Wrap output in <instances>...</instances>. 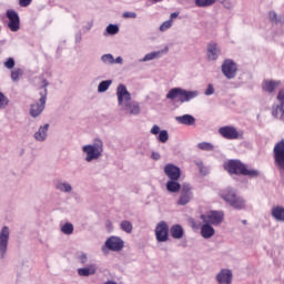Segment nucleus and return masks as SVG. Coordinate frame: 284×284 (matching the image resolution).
Masks as SVG:
<instances>
[{
    "label": "nucleus",
    "mask_w": 284,
    "mask_h": 284,
    "mask_svg": "<svg viewBox=\"0 0 284 284\" xmlns=\"http://www.w3.org/2000/svg\"><path fill=\"white\" fill-rule=\"evenodd\" d=\"M268 19L272 21V23H280L281 26L284 24V16H278L275 13V11L268 12Z\"/></svg>",
    "instance_id": "nucleus-30"
},
{
    "label": "nucleus",
    "mask_w": 284,
    "mask_h": 284,
    "mask_svg": "<svg viewBox=\"0 0 284 284\" xmlns=\"http://www.w3.org/2000/svg\"><path fill=\"white\" fill-rule=\"evenodd\" d=\"M17 63L14 62V58H8L6 61H4V63H3V65H4V68H7V70H14V65H16Z\"/></svg>",
    "instance_id": "nucleus-41"
},
{
    "label": "nucleus",
    "mask_w": 284,
    "mask_h": 284,
    "mask_svg": "<svg viewBox=\"0 0 284 284\" xmlns=\"http://www.w3.org/2000/svg\"><path fill=\"white\" fill-rule=\"evenodd\" d=\"M82 152L85 154L84 161L92 163V161H99L103 156V140L97 138L92 144H85L82 146Z\"/></svg>",
    "instance_id": "nucleus-3"
},
{
    "label": "nucleus",
    "mask_w": 284,
    "mask_h": 284,
    "mask_svg": "<svg viewBox=\"0 0 284 284\" xmlns=\"http://www.w3.org/2000/svg\"><path fill=\"white\" fill-rule=\"evenodd\" d=\"M243 223L245 224V223H247V221L244 220Z\"/></svg>",
    "instance_id": "nucleus-61"
},
{
    "label": "nucleus",
    "mask_w": 284,
    "mask_h": 284,
    "mask_svg": "<svg viewBox=\"0 0 284 284\" xmlns=\"http://www.w3.org/2000/svg\"><path fill=\"white\" fill-rule=\"evenodd\" d=\"M205 97H212L214 94V85L207 84L206 90L204 91Z\"/></svg>",
    "instance_id": "nucleus-46"
},
{
    "label": "nucleus",
    "mask_w": 284,
    "mask_h": 284,
    "mask_svg": "<svg viewBox=\"0 0 284 284\" xmlns=\"http://www.w3.org/2000/svg\"><path fill=\"white\" fill-rule=\"evenodd\" d=\"M221 70H222V74L226 79L229 80L236 79V74L239 72V64H236L235 61L232 59H225L222 62Z\"/></svg>",
    "instance_id": "nucleus-11"
},
{
    "label": "nucleus",
    "mask_w": 284,
    "mask_h": 284,
    "mask_svg": "<svg viewBox=\"0 0 284 284\" xmlns=\"http://www.w3.org/2000/svg\"><path fill=\"white\" fill-rule=\"evenodd\" d=\"M30 272V267L28 266H21L19 270H18V276H22V274H28Z\"/></svg>",
    "instance_id": "nucleus-48"
},
{
    "label": "nucleus",
    "mask_w": 284,
    "mask_h": 284,
    "mask_svg": "<svg viewBox=\"0 0 284 284\" xmlns=\"http://www.w3.org/2000/svg\"><path fill=\"white\" fill-rule=\"evenodd\" d=\"M6 17L8 19V28L11 32H19L21 30V18L19 13L14 9H9L6 12Z\"/></svg>",
    "instance_id": "nucleus-12"
},
{
    "label": "nucleus",
    "mask_w": 284,
    "mask_h": 284,
    "mask_svg": "<svg viewBox=\"0 0 284 284\" xmlns=\"http://www.w3.org/2000/svg\"><path fill=\"white\" fill-rule=\"evenodd\" d=\"M0 30H1V27H0Z\"/></svg>",
    "instance_id": "nucleus-62"
},
{
    "label": "nucleus",
    "mask_w": 284,
    "mask_h": 284,
    "mask_svg": "<svg viewBox=\"0 0 284 284\" xmlns=\"http://www.w3.org/2000/svg\"><path fill=\"white\" fill-rule=\"evenodd\" d=\"M169 139L170 134L168 133V130H162L158 135V141H160V143H168Z\"/></svg>",
    "instance_id": "nucleus-39"
},
{
    "label": "nucleus",
    "mask_w": 284,
    "mask_h": 284,
    "mask_svg": "<svg viewBox=\"0 0 284 284\" xmlns=\"http://www.w3.org/2000/svg\"><path fill=\"white\" fill-rule=\"evenodd\" d=\"M104 284H116V282L108 281V282H105Z\"/></svg>",
    "instance_id": "nucleus-57"
},
{
    "label": "nucleus",
    "mask_w": 284,
    "mask_h": 284,
    "mask_svg": "<svg viewBox=\"0 0 284 284\" xmlns=\"http://www.w3.org/2000/svg\"><path fill=\"white\" fill-rule=\"evenodd\" d=\"M163 57V51H153L150 53H146L142 60H140L142 63H145L148 61H154V59H161Z\"/></svg>",
    "instance_id": "nucleus-28"
},
{
    "label": "nucleus",
    "mask_w": 284,
    "mask_h": 284,
    "mask_svg": "<svg viewBox=\"0 0 284 284\" xmlns=\"http://www.w3.org/2000/svg\"><path fill=\"white\" fill-rule=\"evenodd\" d=\"M120 229L122 230V232H126V234H132V222L124 220L120 223Z\"/></svg>",
    "instance_id": "nucleus-34"
},
{
    "label": "nucleus",
    "mask_w": 284,
    "mask_h": 284,
    "mask_svg": "<svg viewBox=\"0 0 284 284\" xmlns=\"http://www.w3.org/2000/svg\"><path fill=\"white\" fill-rule=\"evenodd\" d=\"M155 239L158 243H165L170 240V226L165 221H161L155 226Z\"/></svg>",
    "instance_id": "nucleus-13"
},
{
    "label": "nucleus",
    "mask_w": 284,
    "mask_h": 284,
    "mask_svg": "<svg viewBox=\"0 0 284 284\" xmlns=\"http://www.w3.org/2000/svg\"><path fill=\"white\" fill-rule=\"evenodd\" d=\"M225 8H230V4H227V2L224 3Z\"/></svg>",
    "instance_id": "nucleus-60"
},
{
    "label": "nucleus",
    "mask_w": 284,
    "mask_h": 284,
    "mask_svg": "<svg viewBox=\"0 0 284 284\" xmlns=\"http://www.w3.org/2000/svg\"><path fill=\"white\" fill-rule=\"evenodd\" d=\"M125 246V242L122 241L119 236H111L106 239L104 246H102V252L110 250L111 252H121Z\"/></svg>",
    "instance_id": "nucleus-14"
},
{
    "label": "nucleus",
    "mask_w": 284,
    "mask_h": 284,
    "mask_svg": "<svg viewBox=\"0 0 284 284\" xmlns=\"http://www.w3.org/2000/svg\"><path fill=\"white\" fill-rule=\"evenodd\" d=\"M175 121L180 125H187V126L196 125V118H194V115L192 114H183V115L175 116Z\"/></svg>",
    "instance_id": "nucleus-20"
},
{
    "label": "nucleus",
    "mask_w": 284,
    "mask_h": 284,
    "mask_svg": "<svg viewBox=\"0 0 284 284\" xmlns=\"http://www.w3.org/2000/svg\"><path fill=\"white\" fill-rule=\"evenodd\" d=\"M219 134L227 141H243L245 132L234 125H225L219 129Z\"/></svg>",
    "instance_id": "nucleus-7"
},
{
    "label": "nucleus",
    "mask_w": 284,
    "mask_h": 284,
    "mask_svg": "<svg viewBox=\"0 0 284 284\" xmlns=\"http://www.w3.org/2000/svg\"><path fill=\"white\" fill-rule=\"evenodd\" d=\"M106 34H119V27L116 24H109L105 29Z\"/></svg>",
    "instance_id": "nucleus-40"
},
{
    "label": "nucleus",
    "mask_w": 284,
    "mask_h": 284,
    "mask_svg": "<svg viewBox=\"0 0 284 284\" xmlns=\"http://www.w3.org/2000/svg\"><path fill=\"white\" fill-rule=\"evenodd\" d=\"M233 277L234 274L232 273V270L222 268L216 275V281L219 284H232Z\"/></svg>",
    "instance_id": "nucleus-18"
},
{
    "label": "nucleus",
    "mask_w": 284,
    "mask_h": 284,
    "mask_svg": "<svg viewBox=\"0 0 284 284\" xmlns=\"http://www.w3.org/2000/svg\"><path fill=\"white\" fill-rule=\"evenodd\" d=\"M164 174L171 181H179V179H181V168L169 163L164 166Z\"/></svg>",
    "instance_id": "nucleus-17"
},
{
    "label": "nucleus",
    "mask_w": 284,
    "mask_h": 284,
    "mask_svg": "<svg viewBox=\"0 0 284 284\" xmlns=\"http://www.w3.org/2000/svg\"><path fill=\"white\" fill-rule=\"evenodd\" d=\"M48 130H50V124L41 125L38 131L33 134V139L36 141H39L40 143H43L48 139Z\"/></svg>",
    "instance_id": "nucleus-21"
},
{
    "label": "nucleus",
    "mask_w": 284,
    "mask_h": 284,
    "mask_svg": "<svg viewBox=\"0 0 284 284\" xmlns=\"http://www.w3.org/2000/svg\"><path fill=\"white\" fill-rule=\"evenodd\" d=\"M10 103V100L3 92H0V110H6L8 108V104Z\"/></svg>",
    "instance_id": "nucleus-38"
},
{
    "label": "nucleus",
    "mask_w": 284,
    "mask_h": 284,
    "mask_svg": "<svg viewBox=\"0 0 284 284\" xmlns=\"http://www.w3.org/2000/svg\"><path fill=\"white\" fill-rule=\"evenodd\" d=\"M61 233L67 234V236H70V234L74 233V225L70 222L64 223L61 226Z\"/></svg>",
    "instance_id": "nucleus-33"
},
{
    "label": "nucleus",
    "mask_w": 284,
    "mask_h": 284,
    "mask_svg": "<svg viewBox=\"0 0 284 284\" xmlns=\"http://www.w3.org/2000/svg\"><path fill=\"white\" fill-rule=\"evenodd\" d=\"M200 174H203L205 176L207 174V168L204 166V169L200 171Z\"/></svg>",
    "instance_id": "nucleus-56"
},
{
    "label": "nucleus",
    "mask_w": 284,
    "mask_h": 284,
    "mask_svg": "<svg viewBox=\"0 0 284 284\" xmlns=\"http://www.w3.org/2000/svg\"><path fill=\"white\" fill-rule=\"evenodd\" d=\"M101 61L104 65H114V55L112 53H106L101 55Z\"/></svg>",
    "instance_id": "nucleus-36"
},
{
    "label": "nucleus",
    "mask_w": 284,
    "mask_h": 284,
    "mask_svg": "<svg viewBox=\"0 0 284 284\" xmlns=\"http://www.w3.org/2000/svg\"><path fill=\"white\" fill-rule=\"evenodd\" d=\"M110 85H112V80H103L98 85V92L103 94V92H108L110 90Z\"/></svg>",
    "instance_id": "nucleus-31"
},
{
    "label": "nucleus",
    "mask_w": 284,
    "mask_h": 284,
    "mask_svg": "<svg viewBox=\"0 0 284 284\" xmlns=\"http://www.w3.org/2000/svg\"><path fill=\"white\" fill-rule=\"evenodd\" d=\"M114 63H118V64L123 63V58L118 57L116 59H114Z\"/></svg>",
    "instance_id": "nucleus-55"
},
{
    "label": "nucleus",
    "mask_w": 284,
    "mask_h": 284,
    "mask_svg": "<svg viewBox=\"0 0 284 284\" xmlns=\"http://www.w3.org/2000/svg\"><path fill=\"white\" fill-rule=\"evenodd\" d=\"M199 150H202L203 152H212L214 150V144L210 142H200L197 144Z\"/></svg>",
    "instance_id": "nucleus-37"
},
{
    "label": "nucleus",
    "mask_w": 284,
    "mask_h": 284,
    "mask_svg": "<svg viewBox=\"0 0 284 284\" xmlns=\"http://www.w3.org/2000/svg\"><path fill=\"white\" fill-rule=\"evenodd\" d=\"M172 28V20H166L160 26V32H168Z\"/></svg>",
    "instance_id": "nucleus-42"
},
{
    "label": "nucleus",
    "mask_w": 284,
    "mask_h": 284,
    "mask_svg": "<svg viewBox=\"0 0 284 284\" xmlns=\"http://www.w3.org/2000/svg\"><path fill=\"white\" fill-rule=\"evenodd\" d=\"M271 216L278 223H284V207L282 205L273 206L271 210Z\"/></svg>",
    "instance_id": "nucleus-23"
},
{
    "label": "nucleus",
    "mask_w": 284,
    "mask_h": 284,
    "mask_svg": "<svg viewBox=\"0 0 284 284\" xmlns=\"http://www.w3.org/2000/svg\"><path fill=\"white\" fill-rule=\"evenodd\" d=\"M200 219L203 221V223L219 226L221 223H223L225 213H223V211H209L205 214H202Z\"/></svg>",
    "instance_id": "nucleus-8"
},
{
    "label": "nucleus",
    "mask_w": 284,
    "mask_h": 284,
    "mask_svg": "<svg viewBox=\"0 0 284 284\" xmlns=\"http://www.w3.org/2000/svg\"><path fill=\"white\" fill-rule=\"evenodd\" d=\"M48 85H50V83L48 82V80H43L42 81V91H40V99L39 102H36L33 104H31L30 106V115L33 119H37V116L41 115V112H43V110H45V102L48 101Z\"/></svg>",
    "instance_id": "nucleus-6"
},
{
    "label": "nucleus",
    "mask_w": 284,
    "mask_h": 284,
    "mask_svg": "<svg viewBox=\"0 0 284 284\" xmlns=\"http://www.w3.org/2000/svg\"><path fill=\"white\" fill-rule=\"evenodd\" d=\"M151 159H153V161H159V160H161V153H159V152H152Z\"/></svg>",
    "instance_id": "nucleus-52"
},
{
    "label": "nucleus",
    "mask_w": 284,
    "mask_h": 284,
    "mask_svg": "<svg viewBox=\"0 0 284 284\" xmlns=\"http://www.w3.org/2000/svg\"><path fill=\"white\" fill-rule=\"evenodd\" d=\"M78 260L82 265H85L88 263V253H80Z\"/></svg>",
    "instance_id": "nucleus-44"
},
{
    "label": "nucleus",
    "mask_w": 284,
    "mask_h": 284,
    "mask_svg": "<svg viewBox=\"0 0 284 284\" xmlns=\"http://www.w3.org/2000/svg\"><path fill=\"white\" fill-rule=\"evenodd\" d=\"M225 8H230V4H227V2L224 3Z\"/></svg>",
    "instance_id": "nucleus-59"
},
{
    "label": "nucleus",
    "mask_w": 284,
    "mask_h": 284,
    "mask_svg": "<svg viewBox=\"0 0 284 284\" xmlns=\"http://www.w3.org/2000/svg\"><path fill=\"white\" fill-rule=\"evenodd\" d=\"M277 101L278 103L272 106V116L280 121H284V90L278 91Z\"/></svg>",
    "instance_id": "nucleus-15"
},
{
    "label": "nucleus",
    "mask_w": 284,
    "mask_h": 284,
    "mask_svg": "<svg viewBox=\"0 0 284 284\" xmlns=\"http://www.w3.org/2000/svg\"><path fill=\"white\" fill-rule=\"evenodd\" d=\"M8 245H10V227L2 226L0 230V261L8 256Z\"/></svg>",
    "instance_id": "nucleus-9"
},
{
    "label": "nucleus",
    "mask_w": 284,
    "mask_h": 284,
    "mask_svg": "<svg viewBox=\"0 0 284 284\" xmlns=\"http://www.w3.org/2000/svg\"><path fill=\"white\" fill-rule=\"evenodd\" d=\"M171 236L172 239H176V240H180L183 234H185V232L183 231V226H181L180 224H174L171 230Z\"/></svg>",
    "instance_id": "nucleus-27"
},
{
    "label": "nucleus",
    "mask_w": 284,
    "mask_h": 284,
    "mask_svg": "<svg viewBox=\"0 0 284 284\" xmlns=\"http://www.w3.org/2000/svg\"><path fill=\"white\" fill-rule=\"evenodd\" d=\"M199 94H201L199 90L189 91L183 88H173L168 92L166 99L171 101L179 99L180 103H190V101L196 99Z\"/></svg>",
    "instance_id": "nucleus-4"
},
{
    "label": "nucleus",
    "mask_w": 284,
    "mask_h": 284,
    "mask_svg": "<svg viewBox=\"0 0 284 284\" xmlns=\"http://www.w3.org/2000/svg\"><path fill=\"white\" fill-rule=\"evenodd\" d=\"M123 19H136V12L134 11H125L122 14Z\"/></svg>",
    "instance_id": "nucleus-43"
},
{
    "label": "nucleus",
    "mask_w": 284,
    "mask_h": 284,
    "mask_svg": "<svg viewBox=\"0 0 284 284\" xmlns=\"http://www.w3.org/2000/svg\"><path fill=\"white\" fill-rule=\"evenodd\" d=\"M83 39V36L81 34V31L75 33V43H81V40Z\"/></svg>",
    "instance_id": "nucleus-53"
},
{
    "label": "nucleus",
    "mask_w": 284,
    "mask_h": 284,
    "mask_svg": "<svg viewBox=\"0 0 284 284\" xmlns=\"http://www.w3.org/2000/svg\"><path fill=\"white\" fill-rule=\"evenodd\" d=\"M116 98L118 105L125 112V114H130L131 116H139L141 114V106L139 102L132 101V94L128 91V87L125 84H119L116 88Z\"/></svg>",
    "instance_id": "nucleus-1"
},
{
    "label": "nucleus",
    "mask_w": 284,
    "mask_h": 284,
    "mask_svg": "<svg viewBox=\"0 0 284 284\" xmlns=\"http://www.w3.org/2000/svg\"><path fill=\"white\" fill-rule=\"evenodd\" d=\"M195 165L199 168L200 172H203V170H205V165H203V161L201 160L195 161Z\"/></svg>",
    "instance_id": "nucleus-51"
},
{
    "label": "nucleus",
    "mask_w": 284,
    "mask_h": 284,
    "mask_svg": "<svg viewBox=\"0 0 284 284\" xmlns=\"http://www.w3.org/2000/svg\"><path fill=\"white\" fill-rule=\"evenodd\" d=\"M32 3V0H19L20 8H28Z\"/></svg>",
    "instance_id": "nucleus-49"
},
{
    "label": "nucleus",
    "mask_w": 284,
    "mask_h": 284,
    "mask_svg": "<svg viewBox=\"0 0 284 284\" xmlns=\"http://www.w3.org/2000/svg\"><path fill=\"white\" fill-rule=\"evenodd\" d=\"M221 199L231 205L234 210H245L246 202L243 196L236 194V191L232 187H227L221 193Z\"/></svg>",
    "instance_id": "nucleus-5"
},
{
    "label": "nucleus",
    "mask_w": 284,
    "mask_h": 284,
    "mask_svg": "<svg viewBox=\"0 0 284 284\" xmlns=\"http://www.w3.org/2000/svg\"><path fill=\"white\" fill-rule=\"evenodd\" d=\"M273 159L277 170H280V172H284V139L274 145Z\"/></svg>",
    "instance_id": "nucleus-10"
},
{
    "label": "nucleus",
    "mask_w": 284,
    "mask_h": 284,
    "mask_svg": "<svg viewBox=\"0 0 284 284\" xmlns=\"http://www.w3.org/2000/svg\"><path fill=\"white\" fill-rule=\"evenodd\" d=\"M214 234V226H212V224H209L207 222H204V224L201 226V236L203 239H212Z\"/></svg>",
    "instance_id": "nucleus-25"
},
{
    "label": "nucleus",
    "mask_w": 284,
    "mask_h": 284,
    "mask_svg": "<svg viewBox=\"0 0 284 284\" xmlns=\"http://www.w3.org/2000/svg\"><path fill=\"white\" fill-rule=\"evenodd\" d=\"M21 77H23V69L16 68L11 71V80L13 81V83L19 82Z\"/></svg>",
    "instance_id": "nucleus-32"
},
{
    "label": "nucleus",
    "mask_w": 284,
    "mask_h": 284,
    "mask_svg": "<svg viewBox=\"0 0 284 284\" xmlns=\"http://www.w3.org/2000/svg\"><path fill=\"white\" fill-rule=\"evenodd\" d=\"M161 1H163V0H153V3H159Z\"/></svg>",
    "instance_id": "nucleus-58"
},
{
    "label": "nucleus",
    "mask_w": 284,
    "mask_h": 284,
    "mask_svg": "<svg viewBox=\"0 0 284 284\" xmlns=\"http://www.w3.org/2000/svg\"><path fill=\"white\" fill-rule=\"evenodd\" d=\"M176 17H179V13H176V12L171 13L169 21L173 22L174 19H176Z\"/></svg>",
    "instance_id": "nucleus-54"
},
{
    "label": "nucleus",
    "mask_w": 284,
    "mask_h": 284,
    "mask_svg": "<svg viewBox=\"0 0 284 284\" xmlns=\"http://www.w3.org/2000/svg\"><path fill=\"white\" fill-rule=\"evenodd\" d=\"M79 276H94L97 274V264H89L85 267L78 268Z\"/></svg>",
    "instance_id": "nucleus-24"
},
{
    "label": "nucleus",
    "mask_w": 284,
    "mask_h": 284,
    "mask_svg": "<svg viewBox=\"0 0 284 284\" xmlns=\"http://www.w3.org/2000/svg\"><path fill=\"white\" fill-rule=\"evenodd\" d=\"M278 85H281L280 81L264 80L262 82V90H264V92H267V94H272L274 92V90L277 89Z\"/></svg>",
    "instance_id": "nucleus-22"
},
{
    "label": "nucleus",
    "mask_w": 284,
    "mask_h": 284,
    "mask_svg": "<svg viewBox=\"0 0 284 284\" xmlns=\"http://www.w3.org/2000/svg\"><path fill=\"white\" fill-rule=\"evenodd\" d=\"M225 169L230 174H236L237 176H248V179L261 176V171L247 168V164L241 162V160H230Z\"/></svg>",
    "instance_id": "nucleus-2"
},
{
    "label": "nucleus",
    "mask_w": 284,
    "mask_h": 284,
    "mask_svg": "<svg viewBox=\"0 0 284 284\" xmlns=\"http://www.w3.org/2000/svg\"><path fill=\"white\" fill-rule=\"evenodd\" d=\"M206 57L209 61H216L221 57V48L219 44L212 42L206 47Z\"/></svg>",
    "instance_id": "nucleus-19"
},
{
    "label": "nucleus",
    "mask_w": 284,
    "mask_h": 284,
    "mask_svg": "<svg viewBox=\"0 0 284 284\" xmlns=\"http://www.w3.org/2000/svg\"><path fill=\"white\" fill-rule=\"evenodd\" d=\"M93 26H94L93 21L87 22V24L82 27L83 32H90Z\"/></svg>",
    "instance_id": "nucleus-47"
},
{
    "label": "nucleus",
    "mask_w": 284,
    "mask_h": 284,
    "mask_svg": "<svg viewBox=\"0 0 284 284\" xmlns=\"http://www.w3.org/2000/svg\"><path fill=\"white\" fill-rule=\"evenodd\" d=\"M275 41L277 43H281V45L284 47V31H282L280 34L274 36Z\"/></svg>",
    "instance_id": "nucleus-45"
},
{
    "label": "nucleus",
    "mask_w": 284,
    "mask_h": 284,
    "mask_svg": "<svg viewBox=\"0 0 284 284\" xmlns=\"http://www.w3.org/2000/svg\"><path fill=\"white\" fill-rule=\"evenodd\" d=\"M214 3H216V0H195L197 8H210V6H214Z\"/></svg>",
    "instance_id": "nucleus-35"
},
{
    "label": "nucleus",
    "mask_w": 284,
    "mask_h": 284,
    "mask_svg": "<svg viewBox=\"0 0 284 284\" xmlns=\"http://www.w3.org/2000/svg\"><path fill=\"white\" fill-rule=\"evenodd\" d=\"M179 180H170L166 182V190L172 194H176V192H181L182 187L181 183L178 182Z\"/></svg>",
    "instance_id": "nucleus-26"
},
{
    "label": "nucleus",
    "mask_w": 284,
    "mask_h": 284,
    "mask_svg": "<svg viewBox=\"0 0 284 284\" xmlns=\"http://www.w3.org/2000/svg\"><path fill=\"white\" fill-rule=\"evenodd\" d=\"M55 187L59 192H64L65 194H70V192H72V185L68 182H58Z\"/></svg>",
    "instance_id": "nucleus-29"
},
{
    "label": "nucleus",
    "mask_w": 284,
    "mask_h": 284,
    "mask_svg": "<svg viewBox=\"0 0 284 284\" xmlns=\"http://www.w3.org/2000/svg\"><path fill=\"white\" fill-rule=\"evenodd\" d=\"M151 134H161V126L160 125H156L154 124L151 129Z\"/></svg>",
    "instance_id": "nucleus-50"
},
{
    "label": "nucleus",
    "mask_w": 284,
    "mask_h": 284,
    "mask_svg": "<svg viewBox=\"0 0 284 284\" xmlns=\"http://www.w3.org/2000/svg\"><path fill=\"white\" fill-rule=\"evenodd\" d=\"M194 199V193L192 192V186L189 183H184L180 191V197L178 200L179 205H187L190 201Z\"/></svg>",
    "instance_id": "nucleus-16"
}]
</instances>
